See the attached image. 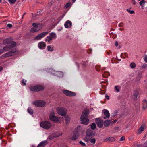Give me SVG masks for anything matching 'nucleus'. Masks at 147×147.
Returning <instances> with one entry per match:
<instances>
[{"instance_id": "obj_1", "label": "nucleus", "mask_w": 147, "mask_h": 147, "mask_svg": "<svg viewBox=\"0 0 147 147\" xmlns=\"http://www.w3.org/2000/svg\"><path fill=\"white\" fill-rule=\"evenodd\" d=\"M81 129L82 127L80 125L77 126L75 128L73 132V136L71 138V140H74L78 138Z\"/></svg>"}, {"instance_id": "obj_2", "label": "nucleus", "mask_w": 147, "mask_h": 147, "mask_svg": "<svg viewBox=\"0 0 147 147\" xmlns=\"http://www.w3.org/2000/svg\"><path fill=\"white\" fill-rule=\"evenodd\" d=\"M33 27L30 29V32L34 33L38 32L40 30L42 27L41 25L39 24L33 23L32 24Z\"/></svg>"}, {"instance_id": "obj_3", "label": "nucleus", "mask_w": 147, "mask_h": 147, "mask_svg": "<svg viewBox=\"0 0 147 147\" xmlns=\"http://www.w3.org/2000/svg\"><path fill=\"white\" fill-rule=\"evenodd\" d=\"M4 44H9V45H11L12 47H14L16 45L15 42L13 41V39L11 38H9L5 39L3 41Z\"/></svg>"}, {"instance_id": "obj_4", "label": "nucleus", "mask_w": 147, "mask_h": 147, "mask_svg": "<svg viewBox=\"0 0 147 147\" xmlns=\"http://www.w3.org/2000/svg\"><path fill=\"white\" fill-rule=\"evenodd\" d=\"M44 88V87L43 86L38 85L32 86L30 87V89L31 91L38 92L43 90Z\"/></svg>"}, {"instance_id": "obj_5", "label": "nucleus", "mask_w": 147, "mask_h": 147, "mask_svg": "<svg viewBox=\"0 0 147 147\" xmlns=\"http://www.w3.org/2000/svg\"><path fill=\"white\" fill-rule=\"evenodd\" d=\"M47 71L48 72L51 74H53L54 75H56L57 76H62L63 74V73L62 72L55 71L52 69H47Z\"/></svg>"}, {"instance_id": "obj_6", "label": "nucleus", "mask_w": 147, "mask_h": 147, "mask_svg": "<svg viewBox=\"0 0 147 147\" xmlns=\"http://www.w3.org/2000/svg\"><path fill=\"white\" fill-rule=\"evenodd\" d=\"M57 113L62 116H64L67 113L66 109L61 107H59L57 109Z\"/></svg>"}, {"instance_id": "obj_7", "label": "nucleus", "mask_w": 147, "mask_h": 147, "mask_svg": "<svg viewBox=\"0 0 147 147\" xmlns=\"http://www.w3.org/2000/svg\"><path fill=\"white\" fill-rule=\"evenodd\" d=\"M45 104V102L43 100H36L33 102V104L38 107H43Z\"/></svg>"}, {"instance_id": "obj_8", "label": "nucleus", "mask_w": 147, "mask_h": 147, "mask_svg": "<svg viewBox=\"0 0 147 147\" xmlns=\"http://www.w3.org/2000/svg\"><path fill=\"white\" fill-rule=\"evenodd\" d=\"M16 53L17 50L16 49H13L10 51L3 55L1 56V57L2 58L8 57L13 55Z\"/></svg>"}, {"instance_id": "obj_9", "label": "nucleus", "mask_w": 147, "mask_h": 147, "mask_svg": "<svg viewBox=\"0 0 147 147\" xmlns=\"http://www.w3.org/2000/svg\"><path fill=\"white\" fill-rule=\"evenodd\" d=\"M62 91L63 93L67 96L71 97L75 96L76 95L75 93L68 90H63Z\"/></svg>"}, {"instance_id": "obj_10", "label": "nucleus", "mask_w": 147, "mask_h": 147, "mask_svg": "<svg viewBox=\"0 0 147 147\" xmlns=\"http://www.w3.org/2000/svg\"><path fill=\"white\" fill-rule=\"evenodd\" d=\"M47 37L48 40L47 39V41L49 42L52 39H55L56 38V35L55 33L51 32L49 33V36H48Z\"/></svg>"}, {"instance_id": "obj_11", "label": "nucleus", "mask_w": 147, "mask_h": 147, "mask_svg": "<svg viewBox=\"0 0 147 147\" xmlns=\"http://www.w3.org/2000/svg\"><path fill=\"white\" fill-rule=\"evenodd\" d=\"M46 35V32H44L38 34L34 38V40H37L41 39Z\"/></svg>"}, {"instance_id": "obj_12", "label": "nucleus", "mask_w": 147, "mask_h": 147, "mask_svg": "<svg viewBox=\"0 0 147 147\" xmlns=\"http://www.w3.org/2000/svg\"><path fill=\"white\" fill-rule=\"evenodd\" d=\"M80 119L81 121V123L84 125H87L89 123V119L86 117H82V118L80 117Z\"/></svg>"}, {"instance_id": "obj_13", "label": "nucleus", "mask_w": 147, "mask_h": 147, "mask_svg": "<svg viewBox=\"0 0 147 147\" xmlns=\"http://www.w3.org/2000/svg\"><path fill=\"white\" fill-rule=\"evenodd\" d=\"M51 113L50 115L49 118L50 119L53 121L55 122H58L59 121V118L56 116H55L54 115H52ZM54 114V113H53Z\"/></svg>"}, {"instance_id": "obj_14", "label": "nucleus", "mask_w": 147, "mask_h": 147, "mask_svg": "<svg viewBox=\"0 0 147 147\" xmlns=\"http://www.w3.org/2000/svg\"><path fill=\"white\" fill-rule=\"evenodd\" d=\"M61 134H59L57 132L51 134L49 137V139L51 140L54 138L58 137L61 135Z\"/></svg>"}, {"instance_id": "obj_15", "label": "nucleus", "mask_w": 147, "mask_h": 147, "mask_svg": "<svg viewBox=\"0 0 147 147\" xmlns=\"http://www.w3.org/2000/svg\"><path fill=\"white\" fill-rule=\"evenodd\" d=\"M116 121V120H115L114 122L111 121V120H107L104 122L103 124L105 127H107L110 125L111 124H113L114 123H115Z\"/></svg>"}, {"instance_id": "obj_16", "label": "nucleus", "mask_w": 147, "mask_h": 147, "mask_svg": "<svg viewBox=\"0 0 147 147\" xmlns=\"http://www.w3.org/2000/svg\"><path fill=\"white\" fill-rule=\"evenodd\" d=\"M89 114V111L88 110L85 109L83 111V113L81 115L80 117L82 118V117H86L88 116Z\"/></svg>"}, {"instance_id": "obj_17", "label": "nucleus", "mask_w": 147, "mask_h": 147, "mask_svg": "<svg viewBox=\"0 0 147 147\" xmlns=\"http://www.w3.org/2000/svg\"><path fill=\"white\" fill-rule=\"evenodd\" d=\"M103 112H104V114L105 116H104L103 118L106 119L107 118H108L110 116V114L109 111L108 110L106 109H104L103 110Z\"/></svg>"}, {"instance_id": "obj_18", "label": "nucleus", "mask_w": 147, "mask_h": 147, "mask_svg": "<svg viewBox=\"0 0 147 147\" xmlns=\"http://www.w3.org/2000/svg\"><path fill=\"white\" fill-rule=\"evenodd\" d=\"M72 25V24L71 22L68 20L64 24V25L65 28H67L71 27Z\"/></svg>"}, {"instance_id": "obj_19", "label": "nucleus", "mask_w": 147, "mask_h": 147, "mask_svg": "<svg viewBox=\"0 0 147 147\" xmlns=\"http://www.w3.org/2000/svg\"><path fill=\"white\" fill-rule=\"evenodd\" d=\"M87 136L91 137L94 135V133L93 131L90 129V128L87 129L86 132Z\"/></svg>"}, {"instance_id": "obj_20", "label": "nucleus", "mask_w": 147, "mask_h": 147, "mask_svg": "<svg viewBox=\"0 0 147 147\" xmlns=\"http://www.w3.org/2000/svg\"><path fill=\"white\" fill-rule=\"evenodd\" d=\"M139 90H134V92L133 94V98L134 100H136L139 95Z\"/></svg>"}, {"instance_id": "obj_21", "label": "nucleus", "mask_w": 147, "mask_h": 147, "mask_svg": "<svg viewBox=\"0 0 147 147\" xmlns=\"http://www.w3.org/2000/svg\"><path fill=\"white\" fill-rule=\"evenodd\" d=\"M13 47H12V46L8 45L5 46L1 50H3V53L4 51H6L9 50L11 48Z\"/></svg>"}, {"instance_id": "obj_22", "label": "nucleus", "mask_w": 147, "mask_h": 147, "mask_svg": "<svg viewBox=\"0 0 147 147\" xmlns=\"http://www.w3.org/2000/svg\"><path fill=\"white\" fill-rule=\"evenodd\" d=\"M146 125L145 124H142L139 129L138 132L139 134L141 133L145 129Z\"/></svg>"}, {"instance_id": "obj_23", "label": "nucleus", "mask_w": 147, "mask_h": 147, "mask_svg": "<svg viewBox=\"0 0 147 147\" xmlns=\"http://www.w3.org/2000/svg\"><path fill=\"white\" fill-rule=\"evenodd\" d=\"M46 45L45 43L43 42H40L38 44V47L40 49H43Z\"/></svg>"}, {"instance_id": "obj_24", "label": "nucleus", "mask_w": 147, "mask_h": 147, "mask_svg": "<svg viewBox=\"0 0 147 147\" xmlns=\"http://www.w3.org/2000/svg\"><path fill=\"white\" fill-rule=\"evenodd\" d=\"M115 140V138L112 137H109L105 140L106 141L111 142L114 141Z\"/></svg>"}, {"instance_id": "obj_25", "label": "nucleus", "mask_w": 147, "mask_h": 147, "mask_svg": "<svg viewBox=\"0 0 147 147\" xmlns=\"http://www.w3.org/2000/svg\"><path fill=\"white\" fill-rule=\"evenodd\" d=\"M121 87L119 86L116 85L114 88V91L116 92H119L121 90Z\"/></svg>"}, {"instance_id": "obj_26", "label": "nucleus", "mask_w": 147, "mask_h": 147, "mask_svg": "<svg viewBox=\"0 0 147 147\" xmlns=\"http://www.w3.org/2000/svg\"><path fill=\"white\" fill-rule=\"evenodd\" d=\"M46 144V141H44L40 142L37 147H45Z\"/></svg>"}, {"instance_id": "obj_27", "label": "nucleus", "mask_w": 147, "mask_h": 147, "mask_svg": "<svg viewBox=\"0 0 147 147\" xmlns=\"http://www.w3.org/2000/svg\"><path fill=\"white\" fill-rule=\"evenodd\" d=\"M120 57L123 59H125V57H128V54L126 52L122 53L121 54Z\"/></svg>"}, {"instance_id": "obj_28", "label": "nucleus", "mask_w": 147, "mask_h": 147, "mask_svg": "<svg viewBox=\"0 0 147 147\" xmlns=\"http://www.w3.org/2000/svg\"><path fill=\"white\" fill-rule=\"evenodd\" d=\"M147 107V100L145 99H144L143 100V109H145Z\"/></svg>"}, {"instance_id": "obj_29", "label": "nucleus", "mask_w": 147, "mask_h": 147, "mask_svg": "<svg viewBox=\"0 0 147 147\" xmlns=\"http://www.w3.org/2000/svg\"><path fill=\"white\" fill-rule=\"evenodd\" d=\"M65 120L66 123L67 124H68L69 123V121L70 120V118L68 116L66 115L65 116Z\"/></svg>"}, {"instance_id": "obj_30", "label": "nucleus", "mask_w": 147, "mask_h": 147, "mask_svg": "<svg viewBox=\"0 0 147 147\" xmlns=\"http://www.w3.org/2000/svg\"><path fill=\"white\" fill-rule=\"evenodd\" d=\"M47 49L48 51L52 52L53 50V46L52 45L48 46Z\"/></svg>"}, {"instance_id": "obj_31", "label": "nucleus", "mask_w": 147, "mask_h": 147, "mask_svg": "<svg viewBox=\"0 0 147 147\" xmlns=\"http://www.w3.org/2000/svg\"><path fill=\"white\" fill-rule=\"evenodd\" d=\"M41 127L44 128H46V121H44L42 122L40 124Z\"/></svg>"}, {"instance_id": "obj_32", "label": "nucleus", "mask_w": 147, "mask_h": 147, "mask_svg": "<svg viewBox=\"0 0 147 147\" xmlns=\"http://www.w3.org/2000/svg\"><path fill=\"white\" fill-rule=\"evenodd\" d=\"M97 126L99 128H102L103 126V123L102 122L100 121H98L96 123Z\"/></svg>"}, {"instance_id": "obj_33", "label": "nucleus", "mask_w": 147, "mask_h": 147, "mask_svg": "<svg viewBox=\"0 0 147 147\" xmlns=\"http://www.w3.org/2000/svg\"><path fill=\"white\" fill-rule=\"evenodd\" d=\"M91 129L92 130H94L96 127V126L95 123H93L90 125Z\"/></svg>"}, {"instance_id": "obj_34", "label": "nucleus", "mask_w": 147, "mask_h": 147, "mask_svg": "<svg viewBox=\"0 0 147 147\" xmlns=\"http://www.w3.org/2000/svg\"><path fill=\"white\" fill-rule=\"evenodd\" d=\"M145 3V1L144 0H142L140 3V5L141 7H144Z\"/></svg>"}, {"instance_id": "obj_35", "label": "nucleus", "mask_w": 147, "mask_h": 147, "mask_svg": "<svg viewBox=\"0 0 147 147\" xmlns=\"http://www.w3.org/2000/svg\"><path fill=\"white\" fill-rule=\"evenodd\" d=\"M51 123L49 122L48 121H47V129L49 128L51 126Z\"/></svg>"}, {"instance_id": "obj_36", "label": "nucleus", "mask_w": 147, "mask_h": 147, "mask_svg": "<svg viewBox=\"0 0 147 147\" xmlns=\"http://www.w3.org/2000/svg\"><path fill=\"white\" fill-rule=\"evenodd\" d=\"M102 75L103 77L106 78L110 75V73L109 72H105Z\"/></svg>"}, {"instance_id": "obj_37", "label": "nucleus", "mask_w": 147, "mask_h": 147, "mask_svg": "<svg viewBox=\"0 0 147 147\" xmlns=\"http://www.w3.org/2000/svg\"><path fill=\"white\" fill-rule=\"evenodd\" d=\"M27 111L31 115H32L33 114V111L30 108H28L27 109Z\"/></svg>"}, {"instance_id": "obj_38", "label": "nucleus", "mask_w": 147, "mask_h": 147, "mask_svg": "<svg viewBox=\"0 0 147 147\" xmlns=\"http://www.w3.org/2000/svg\"><path fill=\"white\" fill-rule=\"evenodd\" d=\"M11 4H14L17 0H7Z\"/></svg>"}, {"instance_id": "obj_39", "label": "nucleus", "mask_w": 147, "mask_h": 147, "mask_svg": "<svg viewBox=\"0 0 147 147\" xmlns=\"http://www.w3.org/2000/svg\"><path fill=\"white\" fill-rule=\"evenodd\" d=\"M130 66L132 68H134L136 67V65L134 63H132L130 65Z\"/></svg>"}, {"instance_id": "obj_40", "label": "nucleus", "mask_w": 147, "mask_h": 147, "mask_svg": "<svg viewBox=\"0 0 147 147\" xmlns=\"http://www.w3.org/2000/svg\"><path fill=\"white\" fill-rule=\"evenodd\" d=\"M126 11L131 14H133L135 13V12L133 10H130L129 9H127Z\"/></svg>"}, {"instance_id": "obj_41", "label": "nucleus", "mask_w": 147, "mask_h": 147, "mask_svg": "<svg viewBox=\"0 0 147 147\" xmlns=\"http://www.w3.org/2000/svg\"><path fill=\"white\" fill-rule=\"evenodd\" d=\"M90 141L92 144H94L96 142V140L95 138L92 139L90 140Z\"/></svg>"}, {"instance_id": "obj_42", "label": "nucleus", "mask_w": 147, "mask_h": 147, "mask_svg": "<svg viewBox=\"0 0 147 147\" xmlns=\"http://www.w3.org/2000/svg\"><path fill=\"white\" fill-rule=\"evenodd\" d=\"M95 68L97 71H99L100 69V67L99 65H96L95 67Z\"/></svg>"}, {"instance_id": "obj_43", "label": "nucleus", "mask_w": 147, "mask_h": 147, "mask_svg": "<svg viewBox=\"0 0 147 147\" xmlns=\"http://www.w3.org/2000/svg\"><path fill=\"white\" fill-rule=\"evenodd\" d=\"M71 6V3L68 2L65 5V7L66 8H68Z\"/></svg>"}, {"instance_id": "obj_44", "label": "nucleus", "mask_w": 147, "mask_h": 147, "mask_svg": "<svg viewBox=\"0 0 147 147\" xmlns=\"http://www.w3.org/2000/svg\"><path fill=\"white\" fill-rule=\"evenodd\" d=\"M22 84H23L24 85H26V80H24V79H22Z\"/></svg>"}, {"instance_id": "obj_45", "label": "nucleus", "mask_w": 147, "mask_h": 147, "mask_svg": "<svg viewBox=\"0 0 147 147\" xmlns=\"http://www.w3.org/2000/svg\"><path fill=\"white\" fill-rule=\"evenodd\" d=\"M135 105V107L137 109H138L140 108L139 104L138 103H137Z\"/></svg>"}, {"instance_id": "obj_46", "label": "nucleus", "mask_w": 147, "mask_h": 147, "mask_svg": "<svg viewBox=\"0 0 147 147\" xmlns=\"http://www.w3.org/2000/svg\"><path fill=\"white\" fill-rule=\"evenodd\" d=\"M79 143L80 144L82 145V146H86V144H85L82 141H80Z\"/></svg>"}, {"instance_id": "obj_47", "label": "nucleus", "mask_w": 147, "mask_h": 147, "mask_svg": "<svg viewBox=\"0 0 147 147\" xmlns=\"http://www.w3.org/2000/svg\"><path fill=\"white\" fill-rule=\"evenodd\" d=\"M105 53L107 54L108 55H109L111 53V52L110 50L106 51Z\"/></svg>"}, {"instance_id": "obj_48", "label": "nucleus", "mask_w": 147, "mask_h": 147, "mask_svg": "<svg viewBox=\"0 0 147 147\" xmlns=\"http://www.w3.org/2000/svg\"><path fill=\"white\" fill-rule=\"evenodd\" d=\"M117 113V111H115L113 112V115L114 116H116Z\"/></svg>"}, {"instance_id": "obj_49", "label": "nucleus", "mask_w": 147, "mask_h": 147, "mask_svg": "<svg viewBox=\"0 0 147 147\" xmlns=\"http://www.w3.org/2000/svg\"><path fill=\"white\" fill-rule=\"evenodd\" d=\"M123 26V22H121L118 25V26L119 27H122Z\"/></svg>"}, {"instance_id": "obj_50", "label": "nucleus", "mask_w": 147, "mask_h": 147, "mask_svg": "<svg viewBox=\"0 0 147 147\" xmlns=\"http://www.w3.org/2000/svg\"><path fill=\"white\" fill-rule=\"evenodd\" d=\"M125 140V138L124 136H122L120 139L119 141H123Z\"/></svg>"}, {"instance_id": "obj_51", "label": "nucleus", "mask_w": 147, "mask_h": 147, "mask_svg": "<svg viewBox=\"0 0 147 147\" xmlns=\"http://www.w3.org/2000/svg\"><path fill=\"white\" fill-rule=\"evenodd\" d=\"M144 60L147 63V55H146L144 57Z\"/></svg>"}, {"instance_id": "obj_52", "label": "nucleus", "mask_w": 147, "mask_h": 147, "mask_svg": "<svg viewBox=\"0 0 147 147\" xmlns=\"http://www.w3.org/2000/svg\"><path fill=\"white\" fill-rule=\"evenodd\" d=\"M7 26L9 28H11L12 26V25L11 24H7Z\"/></svg>"}, {"instance_id": "obj_53", "label": "nucleus", "mask_w": 147, "mask_h": 147, "mask_svg": "<svg viewBox=\"0 0 147 147\" xmlns=\"http://www.w3.org/2000/svg\"><path fill=\"white\" fill-rule=\"evenodd\" d=\"M87 65V62H83V65L84 67H86Z\"/></svg>"}, {"instance_id": "obj_54", "label": "nucleus", "mask_w": 147, "mask_h": 147, "mask_svg": "<svg viewBox=\"0 0 147 147\" xmlns=\"http://www.w3.org/2000/svg\"><path fill=\"white\" fill-rule=\"evenodd\" d=\"M143 147H147V140L143 145Z\"/></svg>"}, {"instance_id": "obj_55", "label": "nucleus", "mask_w": 147, "mask_h": 147, "mask_svg": "<svg viewBox=\"0 0 147 147\" xmlns=\"http://www.w3.org/2000/svg\"><path fill=\"white\" fill-rule=\"evenodd\" d=\"M115 44L116 47H117L118 45V43L117 41L115 42Z\"/></svg>"}, {"instance_id": "obj_56", "label": "nucleus", "mask_w": 147, "mask_h": 147, "mask_svg": "<svg viewBox=\"0 0 147 147\" xmlns=\"http://www.w3.org/2000/svg\"><path fill=\"white\" fill-rule=\"evenodd\" d=\"M92 51V49H90L88 51V53H91Z\"/></svg>"}, {"instance_id": "obj_57", "label": "nucleus", "mask_w": 147, "mask_h": 147, "mask_svg": "<svg viewBox=\"0 0 147 147\" xmlns=\"http://www.w3.org/2000/svg\"><path fill=\"white\" fill-rule=\"evenodd\" d=\"M105 98L108 100H109V96L107 95H105Z\"/></svg>"}, {"instance_id": "obj_58", "label": "nucleus", "mask_w": 147, "mask_h": 147, "mask_svg": "<svg viewBox=\"0 0 147 147\" xmlns=\"http://www.w3.org/2000/svg\"><path fill=\"white\" fill-rule=\"evenodd\" d=\"M99 93H100V94H102V95H103V94H105V92H101V91H100L99 92Z\"/></svg>"}, {"instance_id": "obj_59", "label": "nucleus", "mask_w": 147, "mask_h": 147, "mask_svg": "<svg viewBox=\"0 0 147 147\" xmlns=\"http://www.w3.org/2000/svg\"><path fill=\"white\" fill-rule=\"evenodd\" d=\"M132 1H133L134 2L133 3V4L134 5H135L136 4V3L135 1V0H132Z\"/></svg>"}, {"instance_id": "obj_60", "label": "nucleus", "mask_w": 147, "mask_h": 147, "mask_svg": "<svg viewBox=\"0 0 147 147\" xmlns=\"http://www.w3.org/2000/svg\"><path fill=\"white\" fill-rule=\"evenodd\" d=\"M119 30L120 31H122L124 30V29L122 28H120Z\"/></svg>"}, {"instance_id": "obj_61", "label": "nucleus", "mask_w": 147, "mask_h": 147, "mask_svg": "<svg viewBox=\"0 0 147 147\" xmlns=\"http://www.w3.org/2000/svg\"><path fill=\"white\" fill-rule=\"evenodd\" d=\"M76 65H77V67L78 68L79 67V64L78 63H76Z\"/></svg>"}, {"instance_id": "obj_62", "label": "nucleus", "mask_w": 147, "mask_h": 147, "mask_svg": "<svg viewBox=\"0 0 147 147\" xmlns=\"http://www.w3.org/2000/svg\"><path fill=\"white\" fill-rule=\"evenodd\" d=\"M2 53H3V50L1 49H0V54Z\"/></svg>"}, {"instance_id": "obj_63", "label": "nucleus", "mask_w": 147, "mask_h": 147, "mask_svg": "<svg viewBox=\"0 0 147 147\" xmlns=\"http://www.w3.org/2000/svg\"><path fill=\"white\" fill-rule=\"evenodd\" d=\"M2 67H1L0 66V72L2 70Z\"/></svg>"}, {"instance_id": "obj_64", "label": "nucleus", "mask_w": 147, "mask_h": 147, "mask_svg": "<svg viewBox=\"0 0 147 147\" xmlns=\"http://www.w3.org/2000/svg\"><path fill=\"white\" fill-rule=\"evenodd\" d=\"M76 1V0H72L73 3H74Z\"/></svg>"}]
</instances>
